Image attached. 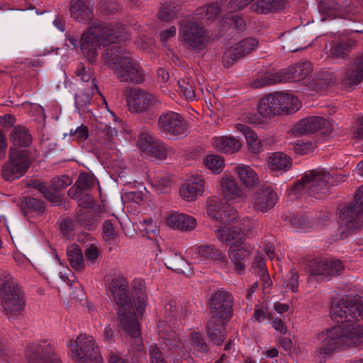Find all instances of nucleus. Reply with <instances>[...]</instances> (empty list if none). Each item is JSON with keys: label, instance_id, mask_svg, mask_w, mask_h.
I'll use <instances>...</instances> for the list:
<instances>
[{"label": "nucleus", "instance_id": "obj_1", "mask_svg": "<svg viewBox=\"0 0 363 363\" xmlns=\"http://www.w3.org/2000/svg\"><path fill=\"white\" fill-rule=\"evenodd\" d=\"M106 284L113 301L118 306V315L121 326L133 339L131 351L136 352L138 357H143L140 326L134 313L133 306L139 314H141L146 307L147 296L145 282L141 279L133 280L131 284L132 299L128 295V282L124 277L116 276L108 278Z\"/></svg>", "mask_w": 363, "mask_h": 363}, {"label": "nucleus", "instance_id": "obj_2", "mask_svg": "<svg viewBox=\"0 0 363 363\" xmlns=\"http://www.w3.org/2000/svg\"><path fill=\"white\" fill-rule=\"evenodd\" d=\"M363 319L358 315L349 319L342 325L323 331L318 335L320 341L315 354L318 358H325L336 350L363 347Z\"/></svg>", "mask_w": 363, "mask_h": 363}, {"label": "nucleus", "instance_id": "obj_3", "mask_svg": "<svg viewBox=\"0 0 363 363\" xmlns=\"http://www.w3.org/2000/svg\"><path fill=\"white\" fill-rule=\"evenodd\" d=\"M123 25L113 23H97L94 21L84 32L80 40V49L89 62H96L98 50L101 47L116 43L124 39Z\"/></svg>", "mask_w": 363, "mask_h": 363}, {"label": "nucleus", "instance_id": "obj_4", "mask_svg": "<svg viewBox=\"0 0 363 363\" xmlns=\"http://www.w3.org/2000/svg\"><path fill=\"white\" fill-rule=\"evenodd\" d=\"M105 57L121 82H130L133 84L144 82L145 74L141 67L125 49L115 48L111 53L107 52Z\"/></svg>", "mask_w": 363, "mask_h": 363}, {"label": "nucleus", "instance_id": "obj_5", "mask_svg": "<svg viewBox=\"0 0 363 363\" xmlns=\"http://www.w3.org/2000/svg\"><path fill=\"white\" fill-rule=\"evenodd\" d=\"M1 306L9 318L19 315L25 306L23 293L12 276L0 269Z\"/></svg>", "mask_w": 363, "mask_h": 363}, {"label": "nucleus", "instance_id": "obj_6", "mask_svg": "<svg viewBox=\"0 0 363 363\" xmlns=\"http://www.w3.org/2000/svg\"><path fill=\"white\" fill-rule=\"evenodd\" d=\"M70 350L77 363H103L98 346L92 336L80 335L70 342Z\"/></svg>", "mask_w": 363, "mask_h": 363}, {"label": "nucleus", "instance_id": "obj_7", "mask_svg": "<svg viewBox=\"0 0 363 363\" xmlns=\"http://www.w3.org/2000/svg\"><path fill=\"white\" fill-rule=\"evenodd\" d=\"M359 221L363 223V186L357 191L355 203L344 206L338 214V224L342 233H350L357 227Z\"/></svg>", "mask_w": 363, "mask_h": 363}, {"label": "nucleus", "instance_id": "obj_8", "mask_svg": "<svg viewBox=\"0 0 363 363\" xmlns=\"http://www.w3.org/2000/svg\"><path fill=\"white\" fill-rule=\"evenodd\" d=\"M31 163L29 152L26 150H9V160L2 167L1 175L6 181H13L21 177Z\"/></svg>", "mask_w": 363, "mask_h": 363}, {"label": "nucleus", "instance_id": "obj_9", "mask_svg": "<svg viewBox=\"0 0 363 363\" xmlns=\"http://www.w3.org/2000/svg\"><path fill=\"white\" fill-rule=\"evenodd\" d=\"M330 315L334 321L340 323V325L357 315L363 319V301L353 299L333 301L330 306Z\"/></svg>", "mask_w": 363, "mask_h": 363}, {"label": "nucleus", "instance_id": "obj_10", "mask_svg": "<svg viewBox=\"0 0 363 363\" xmlns=\"http://www.w3.org/2000/svg\"><path fill=\"white\" fill-rule=\"evenodd\" d=\"M313 70L312 64L309 62H301L296 65L281 69L275 76L268 75V81H264L255 86H263L277 82H300L306 79ZM257 83H259V82Z\"/></svg>", "mask_w": 363, "mask_h": 363}, {"label": "nucleus", "instance_id": "obj_11", "mask_svg": "<svg viewBox=\"0 0 363 363\" xmlns=\"http://www.w3.org/2000/svg\"><path fill=\"white\" fill-rule=\"evenodd\" d=\"M157 127L162 133L169 138L187 134V125L184 117L173 111L161 114L157 121Z\"/></svg>", "mask_w": 363, "mask_h": 363}, {"label": "nucleus", "instance_id": "obj_12", "mask_svg": "<svg viewBox=\"0 0 363 363\" xmlns=\"http://www.w3.org/2000/svg\"><path fill=\"white\" fill-rule=\"evenodd\" d=\"M331 176L322 170H313L306 172L297 184L291 189V194L298 195L304 187H308L311 193L317 194L324 189L328 184L332 183Z\"/></svg>", "mask_w": 363, "mask_h": 363}, {"label": "nucleus", "instance_id": "obj_13", "mask_svg": "<svg viewBox=\"0 0 363 363\" xmlns=\"http://www.w3.org/2000/svg\"><path fill=\"white\" fill-rule=\"evenodd\" d=\"M179 32L182 40L194 50L202 48L207 40L204 28L189 19L181 23Z\"/></svg>", "mask_w": 363, "mask_h": 363}, {"label": "nucleus", "instance_id": "obj_14", "mask_svg": "<svg viewBox=\"0 0 363 363\" xmlns=\"http://www.w3.org/2000/svg\"><path fill=\"white\" fill-rule=\"evenodd\" d=\"M126 101L129 111L134 113L144 112L160 104L152 94L138 89L128 91Z\"/></svg>", "mask_w": 363, "mask_h": 363}, {"label": "nucleus", "instance_id": "obj_15", "mask_svg": "<svg viewBox=\"0 0 363 363\" xmlns=\"http://www.w3.org/2000/svg\"><path fill=\"white\" fill-rule=\"evenodd\" d=\"M26 359L25 363H62L46 342L30 345L26 351Z\"/></svg>", "mask_w": 363, "mask_h": 363}, {"label": "nucleus", "instance_id": "obj_16", "mask_svg": "<svg viewBox=\"0 0 363 363\" xmlns=\"http://www.w3.org/2000/svg\"><path fill=\"white\" fill-rule=\"evenodd\" d=\"M278 92L263 97L257 105V113L251 119L255 124H262L274 116L280 114Z\"/></svg>", "mask_w": 363, "mask_h": 363}, {"label": "nucleus", "instance_id": "obj_17", "mask_svg": "<svg viewBox=\"0 0 363 363\" xmlns=\"http://www.w3.org/2000/svg\"><path fill=\"white\" fill-rule=\"evenodd\" d=\"M206 190V182L200 174H193L181 185L179 196L185 201L194 202L203 196Z\"/></svg>", "mask_w": 363, "mask_h": 363}, {"label": "nucleus", "instance_id": "obj_18", "mask_svg": "<svg viewBox=\"0 0 363 363\" xmlns=\"http://www.w3.org/2000/svg\"><path fill=\"white\" fill-rule=\"evenodd\" d=\"M233 298L232 294L223 290H218L212 296L209 306L213 317L226 319L232 315Z\"/></svg>", "mask_w": 363, "mask_h": 363}, {"label": "nucleus", "instance_id": "obj_19", "mask_svg": "<svg viewBox=\"0 0 363 363\" xmlns=\"http://www.w3.org/2000/svg\"><path fill=\"white\" fill-rule=\"evenodd\" d=\"M186 253L191 259L196 260L211 259L222 267H225L228 264V259L224 254L211 245L192 246L187 250Z\"/></svg>", "mask_w": 363, "mask_h": 363}, {"label": "nucleus", "instance_id": "obj_20", "mask_svg": "<svg viewBox=\"0 0 363 363\" xmlns=\"http://www.w3.org/2000/svg\"><path fill=\"white\" fill-rule=\"evenodd\" d=\"M207 213L219 221L223 226H230L236 220L238 214L235 209L224 206L219 199H213L209 201Z\"/></svg>", "mask_w": 363, "mask_h": 363}, {"label": "nucleus", "instance_id": "obj_21", "mask_svg": "<svg viewBox=\"0 0 363 363\" xmlns=\"http://www.w3.org/2000/svg\"><path fill=\"white\" fill-rule=\"evenodd\" d=\"M330 123L321 116H311L301 120L293 128L296 135H303L322 130L328 133L330 130Z\"/></svg>", "mask_w": 363, "mask_h": 363}, {"label": "nucleus", "instance_id": "obj_22", "mask_svg": "<svg viewBox=\"0 0 363 363\" xmlns=\"http://www.w3.org/2000/svg\"><path fill=\"white\" fill-rule=\"evenodd\" d=\"M220 184L222 194L227 201L238 203L246 199V192L238 185L232 175L224 174L221 177Z\"/></svg>", "mask_w": 363, "mask_h": 363}, {"label": "nucleus", "instance_id": "obj_23", "mask_svg": "<svg viewBox=\"0 0 363 363\" xmlns=\"http://www.w3.org/2000/svg\"><path fill=\"white\" fill-rule=\"evenodd\" d=\"M164 222L170 228L182 232L191 231L197 225V221L193 216L174 211L166 214Z\"/></svg>", "mask_w": 363, "mask_h": 363}, {"label": "nucleus", "instance_id": "obj_24", "mask_svg": "<svg viewBox=\"0 0 363 363\" xmlns=\"http://www.w3.org/2000/svg\"><path fill=\"white\" fill-rule=\"evenodd\" d=\"M216 238L221 242L230 247V249L239 247L244 245L245 234L238 230V226L220 225L215 230Z\"/></svg>", "mask_w": 363, "mask_h": 363}, {"label": "nucleus", "instance_id": "obj_25", "mask_svg": "<svg viewBox=\"0 0 363 363\" xmlns=\"http://www.w3.org/2000/svg\"><path fill=\"white\" fill-rule=\"evenodd\" d=\"M93 204V199L90 196H86L84 201H82L79 202V206L82 208L80 209L74 221L76 223L72 227V229H86L91 230L96 228L97 225L96 220L92 216V214L89 211L87 210Z\"/></svg>", "mask_w": 363, "mask_h": 363}, {"label": "nucleus", "instance_id": "obj_26", "mask_svg": "<svg viewBox=\"0 0 363 363\" xmlns=\"http://www.w3.org/2000/svg\"><path fill=\"white\" fill-rule=\"evenodd\" d=\"M211 143L218 152L228 155L238 152L242 147L241 142L231 135L215 136Z\"/></svg>", "mask_w": 363, "mask_h": 363}, {"label": "nucleus", "instance_id": "obj_27", "mask_svg": "<svg viewBox=\"0 0 363 363\" xmlns=\"http://www.w3.org/2000/svg\"><path fill=\"white\" fill-rule=\"evenodd\" d=\"M277 200L276 192L269 188H264L255 194L253 206L257 210L265 212L274 207Z\"/></svg>", "mask_w": 363, "mask_h": 363}, {"label": "nucleus", "instance_id": "obj_28", "mask_svg": "<svg viewBox=\"0 0 363 363\" xmlns=\"http://www.w3.org/2000/svg\"><path fill=\"white\" fill-rule=\"evenodd\" d=\"M69 11L71 16L81 22H86L93 18V9L82 0H70Z\"/></svg>", "mask_w": 363, "mask_h": 363}, {"label": "nucleus", "instance_id": "obj_29", "mask_svg": "<svg viewBox=\"0 0 363 363\" xmlns=\"http://www.w3.org/2000/svg\"><path fill=\"white\" fill-rule=\"evenodd\" d=\"M235 172L239 181L247 188L253 187L258 184L257 174L249 165L238 164L235 167Z\"/></svg>", "mask_w": 363, "mask_h": 363}, {"label": "nucleus", "instance_id": "obj_30", "mask_svg": "<svg viewBox=\"0 0 363 363\" xmlns=\"http://www.w3.org/2000/svg\"><path fill=\"white\" fill-rule=\"evenodd\" d=\"M363 80V54L357 57L354 63L347 70L344 77V84L348 86H355Z\"/></svg>", "mask_w": 363, "mask_h": 363}, {"label": "nucleus", "instance_id": "obj_31", "mask_svg": "<svg viewBox=\"0 0 363 363\" xmlns=\"http://www.w3.org/2000/svg\"><path fill=\"white\" fill-rule=\"evenodd\" d=\"M268 166L272 171L283 174L290 169L291 159L284 152H276L269 157Z\"/></svg>", "mask_w": 363, "mask_h": 363}, {"label": "nucleus", "instance_id": "obj_32", "mask_svg": "<svg viewBox=\"0 0 363 363\" xmlns=\"http://www.w3.org/2000/svg\"><path fill=\"white\" fill-rule=\"evenodd\" d=\"M250 5L252 11L257 13L267 14L269 12L277 11L284 8L285 0H255Z\"/></svg>", "mask_w": 363, "mask_h": 363}, {"label": "nucleus", "instance_id": "obj_33", "mask_svg": "<svg viewBox=\"0 0 363 363\" xmlns=\"http://www.w3.org/2000/svg\"><path fill=\"white\" fill-rule=\"evenodd\" d=\"M10 140L13 146L11 147H27L32 143V137L28 129L23 126H15L10 133Z\"/></svg>", "mask_w": 363, "mask_h": 363}, {"label": "nucleus", "instance_id": "obj_34", "mask_svg": "<svg viewBox=\"0 0 363 363\" xmlns=\"http://www.w3.org/2000/svg\"><path fill=\"white\" fill-rule=\"evenodd\" d=\"M223 319L212 317L207 325V332L210 339L216 345H220L225 338Z\"/></svg>", "mask_w": 363, "mask_h": 363}, {"label": "nucleus", "instance_id": "obj_35", "mask_svg": "<svg viewBox=\"0 0 363 363\" xmlns=\"http://www.w3.org/2000/svg\"><path fill=\"white\" fill-rule=\"evenodd\" d=\"M250 254L245 245H242L239 247L230 249L228 256L233 265V269L238 274H242L245 268V257Z\"/></svg>", "mask_w": 363, "mask_h": 363}, {"label": "nucleus", "instance_id": "obj_36", "mask_svg": "<svg viewBox=\"0 0 363 363\" xmlns=\"http://www.w3.org/2000/svg\"><path fill=\"white\" fill-rule=\"evenodd\" d=\"M280 104V114L291 113L297 111L301 108V102L297 97L292 94L284 92H278Z\"/></svg>", "mask_w": 363, "mask_h": 363}, {"label": "nucleus", "instance_id": "obj_37", "mask_svg": "<svg viewBox=\"0 0 363 363\" xmlns=\"http://www.w3.org/2000/svg\"><path fill=\"white\" fill-rule=\"evenodd\" d=\"M238 131L242 133L246 139L248 149L253 153H258L262 150V143L256 133L248 126L238 123L235 126Z\"/></svg>", "mask_w": 363, "mask_h": 363}, {"label": "nucleus", "instance_id": "obj_38", "mask_svg": "<svg viewBox=\"0 0 363 363\" xmlns=\"http://www.w3.org/2000/svg\"><path fill=\"white\" fill-rule=\"evenodd\" d=\"M67 259L71 267L76 271L85 269L86 262L81 249L77 245L69 246L67 250Z\"/></svg>", "mask_w": 363, "mask_h": 363}, {"label": "nucleus", "instance_id": "obj_39", "mask_svg": "<svg viewBox=\"0 0 363 363\" xmlns=\"http://www.w3.org/2000/svg\"><path fill=\"white\" fill-rule=\"evenodd\" d=\"M99 93V89L96 83V80L93 79L91 86H89V90H80L75 95V105L77 109H82L89 104L91 96Z\"/></svg>", "mask_w": 363, "mask_h": 363}, {"label": "nucleus", "instance_id": "obj_40", "mask_svg": "<svg viewBox=\"0 0 363 363\" xmlns=\"http://www.w3.org/2000/svg\"><path fill=\"white\" fill-rule=\"evenodd\" d=\"M160 338L169 347V350H177L181 345V339L174 330L172 329L160 328L158 330Z\"/></svg>", "mask_w": 363, "mask_h": 363}, {"label": "nucleus", "instance_id": "obj_41", "mask_svg": "<svg viewBox=\"0 0 363 363\" xmlns=\"http://www.w3.org/2000/svg\"><path fill=\"white\" fill-rule=\"evenodd\" d=\"M252 269L259 277L264 288H268L272 284V281L262 256L257 255L255 257L252 264Z\"/></svg>", "mask_w": 363, "mask_h": 363}, {"label": "nucleus", "instance_id": "obj_42", "mask_svg": "<svg viewBox=\"0 0 363 363\" xmlns=\"http://www.w3.org/2000/svg\"><path fill=\"white\" fill-rule=\"evenodd\" d=\"M84 253L86 264L93 268L99 264L102 257L99 247L94 243L87 245Z\"/></svg>", "mask_w": 363, "mask_h": 363}, {"label": "nucleus", "instance_id": "obj_43", "mask_svg": "<svg viewBox=\"0 0 363 363\" xmlns=\"http://www.w3.org/2000/svg\"><path fill=\"white\" fill-rule=\"evenodd\" d=\"M156 142L155 137L149 131L144 130L139 134L137 146L146 155L148 152L151 151Z\"/></svg>", "mask_w": 363, "mask_h": 363}, {"label": "nucleus", "instance_id": "obj_44", "mask_svg": "<svg viewBox=\"0 0 363 363\" xmlns=\"http://www.w3.org/2000/svg\"><path fill=\"white\" fill-rule=\"evenodd\" d=\"M180 92L189 101L196 100L195 81L191 77L181 79L178 81Z\"/></svg>", "mask_w": 363, "mask_h": 363}, {"label": "nucleus", "instance_id": "obj_45", "mask_svg": "<svg viewBox=\"0 0 363 363\" xmlns=\"http://www.w3.org/2000/svg\"><path fill=\"white\" fill-rule=\"evenodd\" d=\"M335 82L333 74L328 71L324 70L318 72L313 79L312 86H315L318 90L324 89L330 86Z\"/></svg>", "mask_w": 363, "mask_h": 363}, {"label": "nucleus", "instance_id": "obj_46", "mask_svg": "<svg viewBox=\"0 0 363 363\" xmlns=\"http://www.w3.org/2000/svg\"><path fill=\"white\" fill-rule=\"evenodd\" d=\"M166 264L169 268L177 272H182L186 275H190L192 273L189 264L177 255H175L172 258L168 259Z\"/></svg>", "mask_w": 363, "mask_h": 363}, {"label": "nucleus", "instance_id": "obj_47", "mask_svg": "<svg viewBox=\"0 0 363 363\" xmlns=\"http://www.w3.org/2000/svg\"><path fill=\"white\" fill-rule=\"evenodd\" d=\"M174 153V150L162 143L157 141L151 151L148 152L147 156L157 158L159 160H164L168 155Z\"/></svg>", "mask_w": 363, "mask_h": 363}, {"label": "nucleus", "instance_id": "obj_48", "mask_svg": "<svg viewBox=\"0 0 363 363\" xmlns=\"http://www.w3.org/2000/svg\"><path fill=\"white\" fill-rule=\"evenodd\" d=\"M203 164L213 173L218 174L223 170L224 161L217 155H209L203 159Z\"/></svg>", "mask_w": 363, "mask_h": 363}, {"label": "nucleus", "instance_id": "obj_49", "mask_svg": "<svg viewBox=\"0 0 363 363\" xmlns=\"http://www.w3.org/2000/svg\"><path fill=\"white\" fill-rule=\"evenodd\" d=\"M257 45L258 42L256 39L249 38L242 40L234 45L235 49H237L238 54L242 57L254 50Z\"/></svg>", "mask_w": 363, "mask_h": 363}, {"label": "nucleus", "instance_id": "obj_50", "mask_svg": "<svg viewBox=\"0 0 363 363\" xmlns=\"http://www.w3.org/2000/svg\"><path fill=\"white\" fill-rule=\"evenodd\" d=\"M177 13V6L172 2H164L158 13V18L161 21L168 22L173 20Z\"/></svg>", "mask_w": 363, "mask_h": 363}, {"label": "nucleus", "instance_id": "obj_51", "mask_svg": "<svg viewBox=\"0 0 363 363\" xmlns=\"http://www.w3.org/2000/svg\"><path fill=\"white\" fill-rule=\"evenodd\" d=\"M298 274L291 271L281 280V286L285 292H296L298 287Z\"/></svg>", "mask_w": 363, "mask_h": 363}, {"label": "nucleus", "instance_id": "obj_52", "mask_svg": "<svg viewBox=\"0 0 363 363\" xmlns=\"http://www.w3.org/2000/svg\"><path fill=\"white\" fill-rule=\"evenodd\" d=\"M189 344L190 349L194 352H205L208 349L203 335L197 332H194L191 334Z\"/></svg>", "mask_w": 363, "mask_h": 363}, {"label": "nucleus", "instance_id": "obj_53", "mask_svg": "<svg viewBox=\"0 0 363 363\" xmlns=\"http://www.w3.org/2000/svg\"><path fill=\"white\" fill-rule=\"evenodd\" d=\"M172 179L168 176L156 177L152 182V186L158 194H167L170 191Z\"/></svg>", "mask_w": 363, "mask_h": 363}, {"label": "nucleus", "instance_id": "obj_54", "mask_svg": "<svg viewBox=\"0 0 363 363\" xmlns=\"http://www.w3.org/2000/svg\"><path fill=\"white\" fill-rule=\"evenodd\" d=\"M37 188L52 205L57 206L62 203V197L61 195L57 193L51 192L45 184H39Z\"/></svg>", "mask_w": 363, "mask_h": 363}, {"label": "nucleus", "instance_id": "obj_55", "mask_svg": "<svg viewBox=\"0 0 363 363\" xmlns=\"http://www.w3.org/2000/svg\"><path fill=\"white\" fill-rule=\"evenodd\" d=\"M118 235L116 225L111 220H106L102 226V237L106 241L113 240Z\"/></svg>", "mask_w": 363, "mask_h": 363}, {"label": "nucleus", "instance_id": "obj_56", "mask_svg": "<svg viewBox=\"0 0 363 363\" xmlns=\"http://www.w3.org/2000/svg\"><path fill=\"white\" fill-rule=\"evenodd\" d=\"M327 259H315L309 264V272L314 276H326Z\"/></svg>", "mask_w": 363, "mask_h": 363}, {"label": "nucleus", "instance_id": "obj_57", "mask_svg": "<svg viewBox=\"0 0 363 363\" xmlns=\"http://www.w3.org/2000/svg\"><path fill=\"white\" fill-rule=\"evenodd\" d=\"M101 132L100 136L103 138L106 144L111 146L115 141V137L117 135L116 127H111L110 125H104L101 128Z\"/></svg>", "mask_w": 363, "mask_h": 363}, {"label": "nucleus", "instance_id": "obj_58", "mask_svg": "<svg viewBox=\"0 0 363 363\" xmlns=\"http://www.w3.org/2000/svg\"><path fill=\"white\" fill-rule=\"evenodd\" d=\"M240 57H241L238 54L237 49H235V45H233L224 52L223 56V64L225 67H230Z\"/></svg>", "mask_w": 363, "mask_h": 363}, {"label": "nucleus", "instance_id": "obj_59", "mask_svg": "<svg viewBox=\"0 0 363 363\" xmlns=\"http://www.w3.org/2000/svg\"><path fill=\"white\" fill-rule=\"evenodd\" d=\"M245 25L244 20L235 14L225 18L223 28V29H227L228 27L233 26L236 29L242 30L245 28Z\"/></svg>", "mask_w": 363, "mask_h": 363}, {"label": "nucleus", "instance_id": "obj_60", "mask_svg": "<svg viewBox=\"0 0 363 363\" xmlns=\"http://www.w3.org/2000/svg\"><path fill=\"white\" fill-rule=\"evenodd\" d=\"M72 183V179L66 175L55 177L51 182V186L55 191L62 190Z\"/></svg>", "mask_w": 363, "mask_h": 363}, {"label": "nucleus", "instance_id": "obj_61", "mask_svg": "<svg viewBox=\"0 0 363 363\" xmlns=\"http://www.w3.org/2000/svg\"><path fill=\"white\" fill-rule=\"evenodd\" d=\"M323 10L326 16L332 18L342 17L344 15L342 6L336 3L328 4L323 9Z\"/></svg>", "mask_w": 363, "mask_h": 363}, {"label": "nucleus", "instance_id": "obj_62", "mask_svg": "<svg viewBox=\"0 0 363 363\" xmlns=\"http://www.w3.org/2000/svg\"><path fill=\"white\" fill-rule=\"evenodd\" d=\"M140 229L147 235H156L159 233V228L156 221L152 218L145 219L140 222Z\"/></svg>", "mask_w": 363, "mask_h": 363}, {"label": "nucleus", "instance_id": "obj_63", "mask_svg": "<svg viewBox=\"0 0 363 363\" xmlns=\"http://www.w3.org/2000/svg\"><path fill=\"white\" fill-rule=\"evenodd\" d=\"M344 269V266L340 260H328L326 264V276H335Z\"/></svg>", "mask_w": 363, "mask_h": 363}, {"label": "nucleus", "instance_id": "obj_64", "mask_svg": "<svg viewBox=\"0 0 363 363\" xmlns=\"http://www.w3.org/2000/svg\"><path fill=\"white\" fill-rule=\"evenodd\" d=\"M253 316L258 322H262L265 320H271L272 318L271 314L267 313V307L264 303L256 306Z\"/></svg>", "mask_w": 363, "mask_h": 363}]
</instances>
